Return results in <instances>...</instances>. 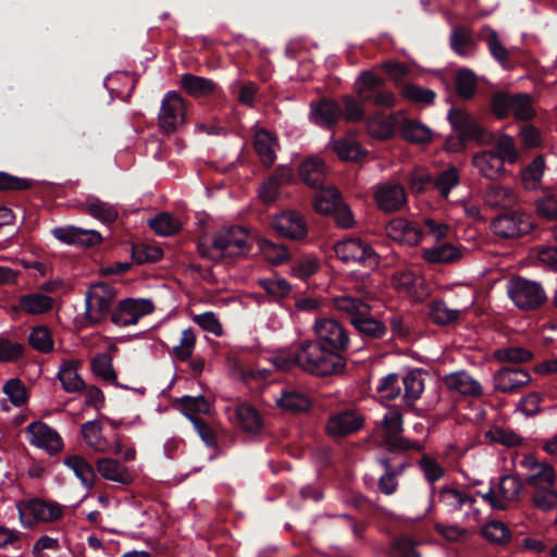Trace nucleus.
<instances>
[{"label":"nucleus","instance_id":"obj_1","mask_svg":"<svg viewBox=\"0 0 557 557\" xmlns=\"http://www.w3.org/2000/svg\"><path fill=\"white\" fill-rule=\"evenodd\" d=\"M314 333L317 341H301L278 357L282 366H297L322 377L343 373L346 368L343 352L350 344L348 330L335 319L320 318L315 320Z\"/></svg>","mask_w":557,"mask_h":557},{"label":"nucleus","instance_id":"obj_2","mask_svg":"<svg viewBox=\"0 0 557 557\" xmlns=\"http://www.w3.org/2000/svg\"><path fill=\"white\" fill-rule=\"evenodd\" d=\"M338 311L348 314L350 324L367 341L383 338L387 332L386 325L371 314L370 306L359 298L342 296L334 299Z\"/></svg>","mask_w":557,"mask_h":557},{"label":"nucleus","instance_id":"obj_3","mask_svg":"<svg viewBox=\"0 0 557 557\" xmlns=\"http://www.w3.org/2000/svg\"><path fill=\"white\" fill-rule=\"evenodd\" d=\"M493 150L482 151L473 156L472 163L486 178L495 180L505 169V162L513 163L519 153L513 141H496Z\"/></svg>","mask_w":557,"mask_h":557},{"label":"nucleus","instance_id":"obj_4","mask_svg":"<svg viewBox=\"0 0 557 557\" xmlns=\"http://www.w3.org/2000/svg\"><path fill=\"white\" fill-rule=\"evenodd\" d=\"M253 245V238L247 228L232 225L221 228L213 235L212 247L220 252V258H236L248 255Z\"/></svg>","mask_w":557,"mask_h":557},{"label":"nucleus","instance_id":"obj_5","mask_svg":"<svg viewBox=\"0 0 557 557\" xmlns=\"http://www.w3.org/2000/svg\"><path fill=\"white\" fill-rule=\"evenodd\" d=\"M187 106L175 90L165 92L157 115L158 127L164 136H173L186 124Z\"/></svg>","mask_w":557,"mask_h":557},{"label":"nucleus","instance_id":"obj_6","mask_svg":"<svg viewBox=\"0 0 557 557\" xmlns=\"http://www.w3.org/2000/svg\"><path fill=\"white\" fill-rule=\"evenodd\" d=\"M507 293L515 306L522 311L537 310L548 299L541 283L522 276H515L508 282Z\"/></svg>","mask_w":557,"mask_h":557},{"label":"nucleus","instance_id":"obj_7","mask_svg":"<svg viewBox=\"0 0 557 557\" xmlns=\"http://www.w3.org/2000/svg\"><path fill=\"white\" fill-rule=\"evenodd\" d=\"M491 108L499 119L512 115L517 120H530L535 115L534 100L529 94L498 92L492 97Z\"/></svg>","mask_w":557,"mask_h":557},{"label":"nucleus","instance_id":"obj_8","mask_svg":"<svg viewBox=\"0 0 557 557\" xmlns=\"http://www.w3.org/2000/svg\"><path fill=\"white\" fill-rule=\"evenodd\" d=\"M532 216L520 209H506L491 223L493 233L502 238H520L533 230Z\"/></svg>","mask_w":557,"mask_h":557},{"label":"nucleus","instance_id":"obj_9","mask_svg":"<svg viewBox=\"0 0 557 557\" xmlns=\"http://www.w3.org/2000/svg\"><path fill=\"white\" fill-rule=\"evenodd\" d=\"M382 425L384 434L382 442L389 453H403L408 450L422 451L424 446L418 441H410L401 436L404 431L403 414L399 410H391L384 414Z\"/></svg>","mask_w":557,"mask_h":557},{"label":"nucleus","instance_id":"obj_10","mask_svg":"<svg viewBox=\"0 0 557 557\" xmlns=\"http://www.w3.org/2000/svg\"><path fill=\"white\" fill-rule=\"evenodd\" d=\"M114 298L113 288L107 283L90 287L85 296V317L90 324H97L111 315Z\"/></svg>","mask_w":557,"mask_h":557},{"label":"nucleus","instance_id":"obj_11","mask_svg":"<svg viewBox=\"0 0 557 557\" xmlns=\"http://www.w3.org/2000/svg\"><path fill=\"white\" fill-rule=\"evenodd\" d=\"M336 256L344 261L357 262L364 267H375L380 262L379 255L373 248L360 238L350 237L338 242L334 246Z\"/></svg>","mask_w":557,"mask_h":557},{"label":"nucleus","instance_id":"obj_12","mask_svg":"<svg viewBox=\"0 0 557 557\" xmlns=\"http://www.w3.org/2000/svg\"><path fill=\"white\" fill-rule=\"evenodd\" d=\"M22 524L32 529L38 522H54L63 516L62 507L54 502L40 498L29 499L23 508H18Z\"/></svg>","mask_w":557,"mask_h":557},{"label":"nucleus","instance_id":"obj_13","mask_svg":"<svg viewBox=\"0 0 557 557\" xmlns=\"http://www.w3.org/2000/svg\"><path fill=\"white\" fill-rule=\"evenodd\" d=\"M154 305L150 299L126 298L121 300L111 312V321L116 325H134L140 318L151 313Z\"/></svg>","mask_w":557,"mask_h":557},{"label":"nucleus","instance_id":"obj_14","mask_svg":"<svg viewBox=\"0 0 557 557\" xmlns=\"http://www.w3.org/2000/svg\"><path fill=\"white\" fill-rule=\"evenodd\" d=\"M531 382V374L519 366H503L493 374V386L496 392L515 394Z\"/></svg>","mask_w":557,"mask_h":557},{"label":"nucleus","instance_id":"obj_15","mask_svg":"<svg viewBox=\"0 0 557 557\" xmlns=\"http://www.w3.org/2000/svg\"><path fill=\"white\" fill-rule=\"evenodd\" d=\"M272 228L280 237L290 240H301L308 235V226L304 216L293 210L283 211L271 221Z\"/></svg>","mask_w":557,"mask_h":557},{"label":"nucleus","instance_id":"obj_16","mask_svg":"<svg viewBox=\"0 0 557 557\" xmlns=\"http://www.w3.org/2000/svg\"><path fill=\"white\" fill-rule=\"evenodd\" d=\"M51 233L59 242L81 248L94 247L103 240L98 231L85 230L74 225L54 227Z\"/></svg>","mask_w":557,"mask_h":557},{"label":"nucleus","instance_id":"obj_17","mask_svg":"<svg viewBox=\"0 0 557 557\" xmlns=\"http://www.w3.org/2000/svg\"><path fill=\"white\" fill-rule=\"evenodd\" d=\"M26 433L30 435L29 442L38 448H44L50 455H55L63 448L60 434L48 424L36 421L26 426Z\"/></svg>","mask_w":557,"mask_h":557},{"label":"nucleus","instance_id":"obj_18","mask_svg":"<svg viewBox=\"0 0 557 557\" xmlns=\"http://www.w3.org/2000/svg\"><path fill=\"white\" fill-rule=\"evenodd\" d=\"M299 180L309 188H320L326 184L329 168L323 159L317 156L305 158L298 165Z\"/></svg>","mask_w":557,"mask_h":557},{"label":"nucleus","instance_id":"obj_19","mask_svg":"<svg viewBox=\"0 0 557 557\" xmlns=\"http://www.w3.org/2000/svg\"><path fill=\"white\" fill-rule=\"evenodd\" d=\"M448 119L459 139H485L487 136L486 129L463 110L449 111Z\"/></svg>","mask_w":557,"mask_h":557},{"label":"nucleus","instance_id":"obj_20","mask_svg":"<svg viewBox=\"0 0 557 557\" xmlns=\"http://www.w3.org/2000/svg\"><path fill=\"white\" fill-rule=\"evenodd\" d=\"M364 419L354 410H345L331 416L326 431L333 436H346L362 429Z\"/></svg>","mask_w":557,"mask_h":557},{"label":"nucleus","instance_id":"obj_21","mask_svg":"<svg viewBox=\"0 0 557 557\" xmlns=\"http://www.w3.org/2000/svg\"><path fill=\"white\" fill-rule=\"evenodd\" d=\"M374 198L381 210L394 212L405 205L406 191L400 184L384 183L376 187Z\"/></svg>","mask_w":557,"mask_h":557},{"label":"nucleus","instance_id":"obj_22","mask_svg":"<svg viewBox=\"0 0 557 557\" xmlns=\"http://www.w3.org/2000/svg\"><path fill=\"white\" fill-rule=\"evenodd\" d=\"M388 232L394 239L408 246L418 245L423 237V231L419 225L404 218L391 221Z\"/></svg>","mask_w":557,"mask_h":557},{"label":"nucleus","instance_id":"obj_23","mask_svg":"<svg viewBox=\"0 0 557 557\" xmlns=\"http://www.w3.org/2000/svg\"><path fill=\"white\" fill-rule=\"evenodd\" d=\"M53 307V298L41 294L30 293L20 296L17 305L12 306L14 312L23 311L27 314H44Z\"/></svg>","mask_w":557,"mask_h":557},{"label":"nucleus","instance_id":"obj_24","mask_svg":"<svg viewBox=\"0 0 557 557\" xmlns=\"http://www.w3.org/2000/svg\"><path fill=\"white\" fill-rule=\"evenodd\" d=\"M443 383L449 391L465 396L480 397L483 395L481 384L463 371L445 375Z\"/></svg>","mask_w":557,"mask_h":557},{"label":"nucleus","instance_id":"obj_25","mask_svg":"<svg viewBox=\"0 0 557 557\" xmlns=\"http://www.w3.org/2000/svg\"><path fill=\"white\" fill-rule=\"evenodd\" d=\"M81 361L75 359H67L62 362L57 377L60 380L65 392L77 393L86 389V383L77 373Z\"/></svg>","mask_w":557,"mask_h":557},{"label":"nucleus","instance_id":"obj_26","mask_svg":"<svg viewBox=\"0 0 557 557\" xmlns=\"http://www.w3.org/2000/svg\"><path fill=\"white\" fill-rule=\"evenodd\" d=\"M314 190L312 206L314 211L320 214L330 215L343 199L341 191L333 185L324 184L323 187L314 188Z\"/></svg>","mask_w":557,"mask_h":557},{"label":"nucleus","instance_id":"obj_27","mask_svg":"<svg viewBox=\"0 0 557 557\" xmlns=\"http://www.w3.org/2000/svg\"><path fill=\"white\" fill-rule=\"evenodd\" d=\"M276 405L285 411L300 413L309 410L312 403L305 392L295 387H287L282 391V395L277 398Z\"/></svg>","mask_w":557,"mask_h":557},{"label":"nucleus","instance_id":"obj_28","mask_svg":"<svg viewBox=\"0 0 557 557\" xmlns=\"http://www.w3.org/2000/svg\"><path fill=\"white\" fill-rule=\"evenodd\" d=\"M97 472L106 480L123 485L132 482V475L119 460L112 458H99L96 463Z\"/></svg>","mask_w":557,"mask_h":557},{"label":"nucleus","instance_id":"obj_29","mask_svg":"<svg viewBox=\"0 0 557 557\" xmlns=\"http://www.w3.org/2000/svg\"><path fill=\"white\" fill-rule=\"evenodd\" d=\"M63 463L73 470L75 476L88 490L92 488L97 481L96 469L84 457L78 455L66 456Z\"/></svg>","mask_w":557,"mask_h":557},{"label":"nucleus","instance_id":"obj_30","mask_svg":"<svg viewBox=\"0 0 557 557\" xmlns=\"http://www.w3.org/2000/svg\"><path fill=\"white\" fill-rule=\"evenodd\" d=\"M483 198L486 206L503 210L510 209L516 201V195L510 188L495 183H490L485 187Z\"/></svg>","mask_w":557,"mask_h":557},{"label":"nucleus","instance_id":"obj_31","mask_svg":"<svg viewBox=\"0 0 557 557\" xmlns=\"http://www.w3.org/2000/svg\"><path fill=\"white\" fill-rule=\"evenodd\" d=\"M399 120L400 114L374 115L368 120V132L375 139H388L394 135L395 128L399 127Z\"/></svg>","mask_w":557,"mask_h":557},{"label":"nucleus","instance_id":"obj_32","mask_svg":"<svg viewBox=\"0 0 557 557\" xmlns=\"http://www.w3.org/2000/svg\"><path fill=\"white\" fill-rule=\"evenodd\" d=\"M311 116L318 125L332 126L342 116V110L336 101L322 99L312 107Z\"/></svg>","mask_w":557,"mask_h":557},{"label":"nucleus","instance_id":"obj_33","mask_svg":"<svg viewBox=\"0 0 557 557\" xmlns=\"http://www.w3.org/2000/svg\"><path fill=\"white\" fill-rule=\"evenodd\" d=\"M81 433L86 444L97 451L106 453L111 449V444L102 435V424L99 420L87 421L82 424Z\"/></svg>","mask_w":557,"mask_h":557},{"label":"nucleus","instance_id":"obj_34","mask_svg":"<svg viewBox=\"0 0 557 557\" xmlns=\"http://www.w3.org/2000/svg\"><path fill=\"white\" fill-rule=\"evenodd\" d=\"M182 88L191 97H206L214 92L216 84L209 78L185 73L181 76Z\"/></svg>","mask_w":557,"mask_h":557},{"label":"nucleus","instance_id":"obj_35","mask_svg":"<svg viewBox=\"0 0 557 557\" xmlns=\"http://www.w3.org/2000/svg\"><path fill=\"white\" fill-rule=\"evenodd\" d=\"M423 259L429 263H453L460 259L461 252L453 244L443 243L433 248L423 249Z\"/></svg>","mask_w":557,"mask_h":557},{"label":"nucleus","instance_id":"obj_36","mask_svg":"<svg viewBox=\"0 0 557 557\" xmlns=\"http://www.w3.org/2000/svg\"><path fill=\"white\" fill-rule=\"evenodd\" d=\"M235 419L242 430L247 433L256 434L262 428V419L259 412L247 404H242L236 408Z\"/></svg>","mask_w":557,"mask_h":557},{"label":"nucleus","instance_id":"obj_37","mask_svg":"<svg viewBox=\"0 0 557 557\" xmlns=\"http://www.w3.org/2000/svg\"><path fill=\"white\" fill-rule=\"evenodd\" d=\"M534 354L523 347L517 345H508L506 347L497 348L493 352V358L502 363L521 364L532 360Z\"/></svg>","mask_w":557,"mask_h":557},{"label":"nucleus","instance_id":"obj_38","mask_svg":"<svg viewBox=\"0 0 557 557\" xmlns=\"http://www.w3.org/2000/svg\"><path fill=\"white\" fill-rule=\"evenodd\" d=\"M85 207L86 213L106 225H111L119 218L117 209L113 205L104 202L98 198L88 199Z\"/></svg>","mask_w":557,"mask_h":557},{"label":"nucleus","instance_id":"obj_39","mask_svg":"<svg viewBox=\"0 0 557 557\" xmlns=\"http://www.w3.org/2000/svg\"><path fill=\"white\" fill-rule=\"evenodd\" d=\"M258 247L264 258L273 265H281L292 257L285 245L275 244L270 239L260 237L257 240Z\"/></svg>","mask_w":557,"mask_h":557},{"label":"nucleus","instance_id":"obj_40","mask_svg":"<svg viewBox=\"0 0 557 557\" xmlns=\"http://www.w3.org/2000/svg\"><path fill=\"white\" fill-rule=\"evenodd\" d=\"M333 150L342 161L362 162L368 158V150L362 148L360 141H332Z\"/></svg>","mask_w":557,"mask_h":557},{"label":"nucleus","instance_id":"obj_41","mask_svg":"<svg viewBox=\"0 0 557 557\" xmlns=\"http://www.w3.org/2000/svg\"><path fill=\"white\" fill-rule=\"evenodd\" d=\"M429 317L437 325H449L460 317V311L449 309L443 299H435L429 305Z\"/></svg>","mask_w":557,"mask_h":557},{"label":"nucleus","instance_id":"obj_42","mask_svg":"<svg viewBox=\"0 0 557 557\" xmlns=\"http://www.w3.org/2000/svg\"><path fill=\"white\" fill-rule=\"evenodd\" d=\"M150 228L160 236H171L178 233L182 223L171 213L162 212L150 219L148 222Z\"/></svg>","mask_w":557,"mask_h":557},{"label":"nucleus","instance_id":"obj_43","mask_svg":"<svg viewBox=\"0 0 557 557\" xmlns=\"http://www.w3.org/2000/svg\"><path fill=\"white\" fill-rule=\"evenodd\" d=\"M419 468L424 474L425 480L431 484V504L433 503L436 488L434 483L445 474V469L431 456L423 454L418 461Z\"/></svg>","mask_w":557,"mask_h":557},{"label":"nucleus","instance_id":"obj_44","mask_svg":"<svg viewBox=\"0 0 557 557\" xmlns=\"http://www.w3.org/2000/svg\"><path fill=\"white\" fill-rule=\"evenodd\" d=\"M438 499L454 511L460 510L466 504L472 505L475 502L469 494L449 486H444L440 490Z\"/></svg>","mask_w":557,"mask_h":557},{"label":"nucleus","instance_id":"obj_45","mask_svg":"<svg viewBox=\"0 0 557 557\" xmlns=\"http://www.w3.org/2000/svg\"><path fill=\"white\" fill-rule=\"evenodd\" d=\"M485 440L491 444H500L506 447H516L522 445V437L510 429H504L498 425L492 426L484 434Z\"/></svg>","mask_w":557,"mask_h":557},{"label":"nucleus","instance_id":"obj_46","mask_svg":"<svg viewBox=\"0 0 557 557\" xmlns=\"http://www.w3.org/2000/svg\"><path fill=\"white\" fill-rule=\"evenodd\" d=\"M545 170V160L542 154L536 156L522 171V183L527 189L540 186Z\"/></svg>","mask_w":557,"mask_h":557},{"label":"nucleus","instance_id":"obj_47","mask_svg":"<svg viewBox=\"0 0 557 557\" xmlns=\"http://www.w3.org/2000/svg\"><path fill=\"white\" fill-rule=\"evenodd\" d=\"M400 94L406 100L424 106L433 103L436 97L433 90L412 83L403 84Z\"/></svg>","mask_w":557,"mask_h":557},{"label":"nucleus","instance_id":"obj_48","mask_svg":"<svg viewBox=\"0 0 557 557\" xmlns=\"http://www.w3.org/2000/svg\"><path fill=\"white\" fill-rule=\"evenodd\" d=\"M450 45L459 55L472 54L475 48L472 32L466 27L456 28L451 34Z\"/></svg>","mask_w":557,"mask_h":557},{"label":"nucleus","instance_id":"obj_49","mask_svg":"<svg viewBox=\"0 0 557 557\" xmlns=\"http://www.w3.org/2000/svg\"><path fill=\"white\" fill-rule=\"evenodd\" d=\"M91 370L97 376H101L104 381L121 386L117 382V375L113 369L112 358L109 354L101 352L96 355L91 360Z\"/></svg>","mask_w":557,"mask_h":557},{"label":"nucleus","instance_id":"obj_50","mask_svg":"<svg viewBox=\"0 0 557 557\" xmlns=\"http://www.w3.org/2000/svg\"><path fill=\"white\" fill-rule=\"evenodd\" d=\"M399 133L404 139H431V129L417 120H409L400 114Z\"/></svg>","mask_w":557,"mask_h":557},{"label":"nucleus","instance_id":"obj_51","mask_svg":"<svg viewBox=\"0 0 557 557\" xmlns=\"http://www.w3.org/2000/svg\"><path fill=\"white\" fill-rule=\"evenodd\" d=\"M176 403L181 406V411L187 419L188 416H196V413H210V403L202 395H185L181 398H177Z\"/></svg>","mask_w":557,"mask_h":557},{"label":"nucleus","instance_id":"obj_52","mask_svg":"<svg viewBox=\"0 0 557 557\" xmlns=\"http://www.w3.org/2000/svg\"><path fill=\"white\" fill-rule=\"evenodd\" d=\"M28 343L34 349L42 354L51 352L54 345L51 331L46 325L35 326L28 336Z\"/></svg>","mask_w":557,"mask_h":557},{"label":"nucleus","instance_id":"obj_53","mask_svg":"<svg viewBox=\"0 0 557 557\" xmlns=\"http://www.w3.org/2000/svg\"><path fill=\"white\" fill-rule=\"evenodd\" d=\"M460 183L459 171L455 166L442 171L433 181V187L437 189L444 199H448L453 188Z\"/></svg>","mask_w":557,"mask_h":557},{"label":"nucleus","instance_id":"obj_54","mask_svg":"<svg viewBox=\"0 0 557 557\" xmlns=\"http://www.w3.org/2000/svg\"><path fill=\"white\" fill-rule=\"evenodd\" d=\"M131 256L133 262L137 264L154 263L162 259L163 250L160 247L147 244H133Z\"/></svg>","mask_w":557,"mask_h":557},{"label":"nucleus","instance_id":"obj_55","mask_svg":"<svg viewBox=\"0 0 557 557\" xmlns=\"http://www.w3.org/2000/svg\"><path fill=\"white\" fill-rule=\"evenodd\" d=\"M478 79L475 74L469 69H460L457 72L455 86L457 94L462 99H470L476 90Z\"/></svg>","mask_w":557,"mask_h":557},{"label":"nucleus","instance_id":"obj_56","mask_svg":"<svg viewBox=\"0 0 557 557\" xmlns=\"http://www.w3.org/2000/svg\"><path fill=\"white\" fill-rule=\"evenodd\" d=\"M401 381L405 388L404 398L407 405H413V403L418 400L423 393V380L421 379L420 373L410 371L403 376Z\"/></svg>","mask_w":557,"mask_h":557},{"label":"nucleus","instance_id":"obj_57","mask_svg":"<svg viewBox=\"0 0 557 557\" xmlns=\"http://www.w3.org/2000/svg\"><path fill=\"white\" fill-rule=\"evenodd\" d=\"M383 79L370 71L360 74L356 82V94L361 99L370 98V95L383 86Z\"/></svg>","mask_w":557,"mask_h":557},{"label":"nucleus","instance_id":"obj_58","mask_svg":"<svg viewBox=\"0 0 557 557\" xmlns=\"http://www.w3.org/2000/svg\"><path fill=\"white\" fill-rule=\"evenodd\" d=\"M2 392L15 407H21L28 400L27 388L18 377L8 380L2 387Z\"/></svg>","mask_w":557,"mask_h":557},{"label":"nucleus","instance_id":"obj_59","mask_svg":"<svg viewBox=\"0 0 557 557\" xmlns=\"http://www.w3.org/2000/svg\"><path fill=\"white\" fill-rule=\"evenodd\" d=\"M524 487V482L516 475H504L498 483L500 499L506 502L515 500Z\"/></svg>","mask_w":557,"mask_h":557},{"label":"nucleus","instance_id":"obj_60","mask_svg":"<svg viewBox=\"0 0 557 557\" xmlns=\"http://www.w3.org/2000/svg\"><path fill=\"white\" fill-rule=\"evenodd\" d=\"M188 420L193 423L195 431L201 441L209 447L220 454L218 437L214 430L201 418L197 416H188Z\"/></svg>","mask_w":557,"mask_h":557},{"label":"nucleus","instance_id":"obj_61","mask_svg":"<svg viewBox=\"0 0 557 557\" xmlns=\"http://www.w3.org/2000/svg\"><path fill=\"white\" fill-rule=\"evenodd\" d=\"M482 535L492 543L505 544L511 539L509 529L502 521H491L482 529Z\"/></svg>","mask_w":557,"mask_h":557},{"label":"nucleus","instance_id":"obj_62","mask_svg":"<svg viewBox=\"0 0 557 557\" xmlns=\"http://www.w3.org/2000/svg\"><path fill=\"white\" fill-rule=\"evenodd\" d=\"M400 391L399 375L397 373H389L381 377L376 386V393L387 400L396 399Z\"/></svg>","mask_w":557,"mask_h":557},{"label":"nucleus","instance_id":"obj_63","mask_svg":"<svg viewBox=\"0 0 557 557\" xmlns=\"http://www.w3.org/2000/svg\"><path fill=\"white\" fill-rule=\"evenodd\" d=\"M260 287L270 296L284 298L292 290L290 284L285 278H261Z\"/></svg>","mask_w":557,"mask_h":557},{"label":"nucleus","instance_id":"obj_64","mask_svg":"<svg viewBox=\"0 0 557 557\" xmlns=\"http://www.w3.org/2000/svg\"><path fill=\"white\" fill-rule=\"evenodd\" d=\"M536 212L546 220H557V197L552 193H545L535 201Z\"/></svg>","mask_w":557,"mask_h":557}]
</instances>
